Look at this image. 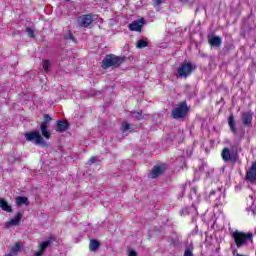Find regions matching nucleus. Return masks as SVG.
Here are the masks:
<instances>
[{"mask_svg": "<svg viewBox=\"0 0 256 256\" xmlns=\"http://www.w3.org/2000/svg\"><path fill=\"white\" fill-rule=\"evenodd\" d=\"M232 238L234 239L237 249H241V247H245L249 243H253V233L251 232L245 233L236 230L232 233Z\"/></svg>", "mask_w": 256, "mask_h": 256, "instance_id": "nucleus-1", "label": "nucleus"}, {"mask_svg": "<svg viewBox=\"0 0 256 256\" xmlns=\"http://www.w3.org/2000/svg\"><path fill=\"white\" fill-rule=\"evenodd\" d=\"M26 141L33 142L36 145H40V147H44L47 149L49 147V143L45 141V138L41 136V133L38 130H34L32 132H27L25 134Z\"/></svg>", "mask_w": 256, "mask_h": 256, "instance_id": "nucleus-2", "label": "nucleus"}, {"mask_svg": "<svg viewBox=\"0 0 256 256\" xmlns=\"http://www.w3.org/2000/svg\"><path fill=\"white\" fill-rule=\"evenodd\" d=\"M57 238L55 236L51 235L48 237L46 241L39 242L38 243V250L34 252V256H42L47 253V249L51 248L53 245V242L56 241Z\"/></svg>", "mask_w": 256, "mask_h": 256, "instance_id": "nucleus-3", "label": "nucleus"}, {"mask_svg": "<svg viewBox=\"0 0 256 256\" xmlns=\"http://www.w3.org/2000/svg\"><path fill=\"white\" fill-rule=\"evenodd\" d=\"M221 157L225 163H235L239 156L237 154V150L234 148H224L221 152Z\"/></svg>", "mask_w": 256, "mask_h": 256, "instance_id": "nucleus-4", "label": "nucleus"}, {"mask_svg": "<svg viewBox=\"0 0 256 256\" xmlns=\"http://www.w3.org/2000/svg\"><path fill=\"white\" fill-rule=\"evenodd\" d=\"M121 65V58L110 54L107 55L102 61L103 69H109V67H119Z\"/></svg>", "mask_w": 256, "mask_h": 256, "instance_id": "nucleus-5", "label": "nucleus"}, {"mask_svg": "<svg viewBox=\"0 0 256 256\" xmlns=\"http://www.w3.org/2000/svg\"><path fill=\"white\" fill-rule=\"evenodd\" d=\"M187 102H181L176 108L172 110V117L173 119H183L187 117Z\"/></svg>", "mask_w": 256, "mask_h": 256, "instance_id": "nucleus-6", "label": "nucleus"}, {"mask_svg": "<svg viewBox=\"0 0 256 256\" xmlns=\"http://www.w3.org/2000/svg\"><path fill=\"white\" fill-rule=\"evenodd\" d=\"M193 71H195V66L191 62L183 63L177 69L178 77L187 78Z\"/></svg>", "mask_w": 256, "mask_h": 256, "instance_id": "nucleus-7", "label": "nucleus"}, {"mask_svg": "<svg viewBox=\"0 0 256 256\" xmlns=\"http://www.w3.org/2000/svg\"><path fill=\"white\" fill-rule=\"evenodd\" d=\"M93 21H95V19L93 18V15L91 14L83 15L78 18V25H80V27H88L93 23Z\"/></svg>", "mask_w": 256, "mask_h": 256, "instance_id": "nucleus-8", "label": "nucleus"}, {"mask_svg": "<svg viewBox=\"0 0 256 256\" xmlns=\"http://www.w3.org/2000/svg\"><path fill=\"white\" fill-rule=\"evenodd\" d=\"M21 217H23V215L20 212H17L14 218L5 223V227H7V229H9V227H17V225L21 223Z\"/></svg>", "mask_w": 256, "mask_h": 256, "instance_id": "nucleus-9", "label": "nucleus"}, {"mask_svg": "<svg viewBox=\"0 0 256 256\" xmlns=\"http://www.w3.org/2000/svg\"><path fill=\"white\" fill-rule=\"evenodd\" d=\"M163 171H165V165L154 166L149 177L151 179H157L159 175L163 174Z\"/></svg>", "mask_w": 256, "mask_h": 256, "instance_id": "nucleus-10", "label": "nucleus"}, {"mask_svg": "<svg viewBox=\"0 0 256 256\" xmlns=\"http://www.w3.org/2000/svg\"><path fill=\"white\" fill-rule=\"evenodd\" d=\"M130 31H141L143 29V18L135 20L129 25Z\"/></svg>", "mask_w": 256, "mask_h": 256, "instance_id": "nucleus-11", "label": "nucleus"}, {"mask_svg": "<svg viewBox=\"0 0 256 256\" xmlns=\"http://www.w3.org/2000/svg\"><path fill=\"white\" fill-rule=\"evenodd\" d=\"M208 43L211 47H219L221 45L222 40L219 36H208Z\"/></svg>", "mask_w": 256, "mask_h": 256, "instance_id": "nucleus-12", "label": "nucleus"}, {"mask_svg": "<svg viewBox=\"0 0 256 256\" xmlns=\"http://www.w3.org/2000/svg\"><path fill=\"white\" fill-rule=\"evenodd\" d=\"M242 122L243 125H251L253 123V113L251 112H245L242 114Z\"/></svg>", "mask_w": 256, "mask_h": 256, "instance_id": "nucleus-13", "label": "nucleus"}, {"mask_svg": "<svg viewBox=\"0 0 256 256\" xmlns=\"http://www.w3.org/2000/svg\"><path fill=\"white\" fill-rule=\"evenodd\" d=\"M47 124L40 123V131L42 133V136L44 139H51V133H49V130Z\"/></svg>", "mask_w": 256, "mask_h": 256, "instance_id": "nucleus-14", "label": "nucleus"}, {"mask_svg": "<svg viewBox=\"0 0 256 256\" xmlns=\"http://www.w3.org/2000/svg\"><path fill=\"white\" fill-rule=\"evenodd\" d=\"M67 127H69L67 121H58L56 131L59 133H64V131H67Z\"/></svg>", "mask_w": 256, "mask_h": 256, "instance_id": "nucleus-15", "label": "nucleus"}, {"mask_svg": "<svg viewBox=\"0 0 256 256\" xmlns=\"http://www.w3.org/2000/svg\"><path fill=\"white\" fill-rule=\"evenodd\" d=\"M0 207L2 211H6L7 213H11V211H13V208L11 207V205H9L7 201L1 198H0Z\"/></svg>", "mask_w": 256, "mask_h": 256, "instance_id": "nucleus-16", "label": "nucleus"}, {"mask_svg": "<svg viewBox=\"0 0 256 256\" xmlns=\"http://www.w3.org/2000/svg\"><path fill=\"white\" fill-rule=\"evenodd\" d=\"M228 125H229L230 131H232V133H237V128L235 127V116H233V114H231L228 117Z\"/></svg>", "mask_w": 256, "mask_h": 256, "instance_id": "nucleus-17", "label": "nucleus"}, {"mask_svg": "<svg viewBox=\"0 0 256 256\" xmlns=\"http://www.w3.org/2000/svg\"><path fill=\"white\" fill-rule=\"evenodd\" d=\"M16 205L21 207V205H29V199L27 197L18 196L16 197Z\"/></svg>", "mask_w": 256, "mask_h": 256, "instance_id": "nucleus-18", "label": "nucleus"}, {"mask_svg": "<svg viewBox=\"0 0 256 256\" xmlns=\"http://www.w3.org/2000/svg\"><path fill=\"white\" fill-rule=\"evenodd\" d=\"M121 131L122 133H131L133 131V128H131V124L129 122H123L121 124Z\"/></svg>", "mask_w": 256, "mask_h": 256, "instance_id": "nucleus-19", "label": "nucleus"}, {"mask_svg": "<svg viewBox=\"0 0 256 256\" xmlns=\"http://www.w3.org/2000/svg\"><path fill=\"white\" fill-rule=\"evenodd\" d=\"M99 241L97 240H91L90 241V245H89V249L90 251H97L99 249Z\"/></svg>", "mask_w": 256, "mask_h": 256, "instance_id": "nucleus-20", "label": "nucleus"}, {"mask_svg": "<svg viewBox=\"0 0 256 256\" xmlns=\"http://www.w3.org/2000/svg\"><path fill=\"white\" fill-rule=\"evenodd\" d=\"M19 251H21V244H20V243H16V244L14 245V247H12L10 253H11L12 255L16 256L17 253H19Z\"/></svg>", "mask_w": 256, "mask_h": 256, "instance_id": "nucleus-21", "label": "nucleus"}, {"mask_svg": "<svg viewBox=\"0 0 256 256\" xmlns=\"http://www.w3.org/2000/svg\"><path fill=\"white\" fill-rule=\"evenodd\" d=\"M148 43L147 40L145 39H141L137 42V48L138 49H145V47H147Z\"/></svg>", "mask_w": 256, "mask_h": 256, "instance_id": "nucleus-22", "label": "nucleus"}, {"mask_svg": "<svg viewBox=\"0 0 256 256\" xmlns=\"http://www.w3.org/2000/svg\"><path fill=\"white\" fill-rule=\"evenodd\" d=\"M42 67L44 69V72L49 73V67H51V62L49 60H44L42 62Z\"/></svg>", "mask_w": 256, "mask_h": 256, "instance_id": "nucleus-23", "label": "nucleus"}, {"mask_svg": "<svg viewBox=\"0 0 256 256\" xmlns=\"http://www.w3.org/2000/svg\"><path fill=\"white\" fill-rule=\"evenodd\" d=\"M51 120H52L51 116L49 114H45L44 121L41 123H45V125H49V123H51Z\"/></svg>", "mask_w": 256, "mask_h": 256, "instance_id": "nucleus-24", "label": "nucleus"}, {"mask_svg": "<svg viewBox=\"0 0 256 256\" xmlns=\"http://www.w3.org/2000/svg\"><path fill=\"white\" fill-rule=\"evenodd\" d=\"M152 3L156 9H159L163 3V0H152Z\"/></svg>", "mask_w": 256, "mask_h": 256, "instance_id": "nucleus-25", "label": "nucleus"}, {"mask_svg": "<svg viewBox=\"0 0 256 256\" xmlns=\"http://www.w3.org/2000/svg\"><path fill=\"white\" fill-rule=\"evenodd\" d=\"M26 33H27L28 36H30L32 39L35 37V32H34L33 29H31V28H27V29H26Z\"/></svg>", "mask_w": 256, "mask_h": 256, "instance_id": "nucleus-26", "label": "nucleus"}, {"mask_svg": "<svg viewBox=\"0 0 256 256\" xmlns=\"http://www.w3.org/2000/svg\"><path fill=\"white\" fill-rule=\"evenodd\" d=\"M132 114L135 119H138V120L143 119V116L140 112H133Z\"/></svg>", "mask_w": 256, "mask_h": 256, "instance_id": "nucleus-27", "label": "nucleus"}, {"mask_svg": "<svg viewBox=\"0 0 256 256\" xmlns=\"http://www.w3.org/2000/svg\"><path fill=\"white\" fill-rule=\"evenodd\" d=\"M65 39H71L72 41L75 42V37L71 33V31H68V33L65 35Z\"/></svg>", "mask_w": 256, "mask_h": 256, "instance_id": "nucleus-28", "label": "nucleus"}, {"mask_svg": "<svg viewBox=\"0 0 256 256\" xmlns=\"http://www.w3.org/2000/svg\"><path fill=\"white\" fill-rule=\"evenodd\" d=\"M93 163H97V157L95 156L88 160V165H93Z\"/></svg>", "mask_w": 256, "mask_h": 256, "instance_id": "nucleus-29", "label": "nucleus"}, {"mask_svg": "<svg viewBox=\"0 0 256 256\" xmlns=\"http://www.w3.org/2000/svg\"><path fill=\"white\" fill-rule=\"evenodd\" d=\"M184 256H194V255H193V252H191V250L186 249L184 252Z\"/></svg>", "mask_w": 256, "mask_h": 256, "instance_id": "nucleus-30", "label": "nucleus"}, {"mask_svg": "<svg viewBox=\"0 0 256 256\" xmlns=\"http://www.w3.org/2000/svg\"><path fill=\"white\" fill-rule=\"evenodd\" d=\"M129 256H137V252L131 250V251L129 252Z\"/></svg>", "mask_w": 256, "mask_h": 256, "instance_id": "nucleus-31", "label": "nucleus"}, {"mask_svg": "<svg viewBox=\"0 0 256 256\" xmlns=\"http://www.w3.org/2000/svg\"><path fill=\"white\" fill-rule=\"evenodd\" d=\"M5 256H14V255H12L11 252H10V253L6 254Z\"/></svg>", "mask_w": 256, "mask_h": 256, "instance_id": "nucleus-32", "label": "nucleus"}, {"mask_svg": "<svg viewBox=\"0 0 256 256\" xmlns=\"http://www.w3.org/2000/svg\"><path fill=\"white\" fill-rule=\"evenodd\" d=\"M181 1H183V3H187L188 0H181Z\"/></svg>", "mask_w": 256, "mask_h": 256, "instance_id": "nucleus-33", "label": "nucleus"}, {"mask_svg": "<svg viewBox=\"0 0 256 256\" xmlns=\"http://www.w3.org/2000/svg\"><path fill=\"white\" fill-rule=\"evenodd\" d=\"M212 194H215V191H214V192H212Z\"/></svg>", "mask_w": 256, "mask_h": 256, "instance_id": "nucleus-34", "label": "nucleus"}, {"mask_svg": "<svg viewBox=\"0 0 256 256\" xmlns=\"http://www.w3.org/2000/svg\"><path fill=\"white\" fill-rule=\"evenodd\" d=\"M212 194H215V191H214V192H212Z\"/></svg>", "mask_w": 256, "mask_h": 256, "instance_id": "nucleus-35", "label": "nucleus"}, {"mask_svg": "<svg viewBox=\"0 0 256 256\" xmlns=\"http://www.w3.org/2000/svg\"><path fill=\"white\" fill-rule=\"evenodd\" d=\"M65 1H71V0H65Z\"/></svg>", "mask_w": 256, "mask_h": 256, "instance_id": "nucleus-36", "label": "nucleus"}]
</instances>
